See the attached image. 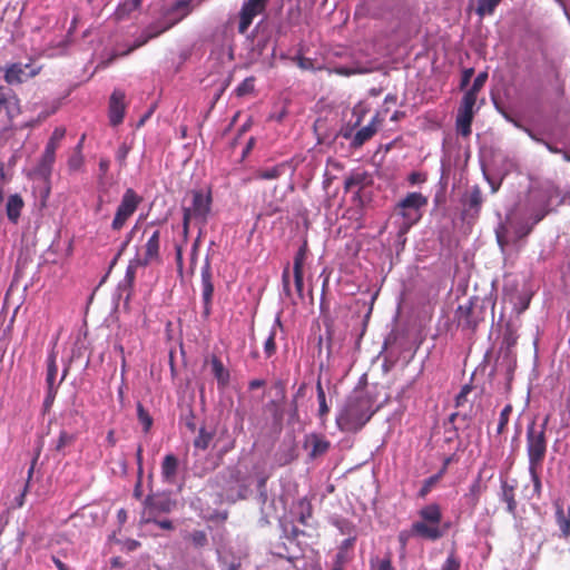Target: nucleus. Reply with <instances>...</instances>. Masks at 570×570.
<instances>
[{
	"label": "nucleus",
	"mask_w": 570,
	"mask_h": 570,
	"mask_svg": "<svg viewBox=\"0 0 570 570\" xmlns=\"http://www.w3.org/2000/svg\"><path fill=\"white\" fill-rule=\"evenodd\" d=\"M375 400L365 390L354 391L346 400L344 407L336 417L341 431L358 432L372 419L376 410Z\"/></svg>",
	"instance_id": "nucleus-1"
},
{
	"label": "nucleus",
	"mask_w": 570,
	"mask_h": 570,
	"mask_svg": "<svg viewBox=\"0 0 570 570\" xmlns=\"http://www.w3.org/2000/svg\"><path fill=\"white\" fill-rule=\"evenodd\" d=\"M420 520L411 525L410 531H401L399 533V542L402 549L406 548L407 541L411 537H419L430 541L441 539L444 531L441 529L442 510L440 504L430 503L419 511Z\"/></svg>",
	"instance_id": "nucleus-2"
},
{
	"label": "nucleus",
	"mask_w": 570,
	"mask_h": 570,
	"mask_svg": "<svg viewBox=\"0 0 570 570\" xmlns=\"http://www.w3.org/2000/svg\"><path fill=\"white\" fill-rule=\"evenodd\" d=\"M549 421L550 415H546L541 424L538 425L533 420L527 426L525 449L528 455V466L543 465L548 451L547 426Z\"/></svg>",
	"instance_id": "nucleus-3"
},
{
	"label": "nucleus",
	"mask_w": 570,
	"mask_h": 570,
	"mask_svg": "<svg viewBox=\"0 0 570 570\" xmlns=\"http://www.w3.org/2000/svg\"><path fill=\"white\" fill-rule=\"evenodd\" d=\"M428 197L421 193H409L395 207L396 215L401 217L399 235L406 234L422 218V209L428 205Z\"/></svg>",
	"instance_id": "nucleus-4"
},
{
	"label": "nucleus",
	"mask_w": 570,
	"mask_h": 570,
	"mask_svg": "<svg viewBox=\"0 0 570 570\" xmlns=\"http://www.w3.org/2000/svg\"><path fill=\"white\" fill-rule=\"evenodd\" d=\"M144 198L132 188H127L116 209L115 217L111 222V229L119 232L126 225L127 220L135 214Z\"/></svg>",
	"instance_id": "nucleus-5"
},
{
	"label": "nucleus",
	"mask_w": 570,
	"mask_h": 570,
	"mask_svg": "<svg viewBox=\"0 0 570 570\" xmlns=\"http://www.w3.org/2000/svg\"><path fill=\"white\" fill-rule=\"evenodd\" d=\"M144 236H148L145 245L142 246V254H137L139 263L142 266H148L154 262L160 261V230H150V226H147L144 230Z\"/></svg>",
	"instance_id": "nucleus-6"
},
{
	"label": "nucleus",
	"mask_w": 570,
	"mask_h": 570,
	"mask_svg": "<svg viewBox=\"0 0 570 570\" xmlns=\"http://www.w3.org/2000/svg\"><path fill=\"white\" fill-rule=\"evenodd\" d=\"M268 2L269 0H247L243 3L238 22V32L240 35L246 33L254 18L266 10Z\"/></svg>",
	"instance_id": "nucleus-7"
},
{
	"label": "nucleus",
	"mask_w": 570,
	"mask_h": 570,
	"mask_svg": "<svg viewBox=\"0 0 570 570\" xmlns=\"http://www.w3.org/2000/svg\"><path fill=\"white\" fill-rule=\"evenodd\" d=\"M41 71V67H32L30 63L13 62L6 67L3 79L8 85H20L29 78H35Z\"/></svg>",
	"instance_id": "nucleus-8"
},
{
	"label": "nucleus",
	"mask_w": 570,
	"mask_h": 570,
	"mask_svg": "<svg viewBox=\"0 0 570 570\" xmlns=\"http://www.w3.org/2000/svg\"><path fill=\"white\" fill-rule=\"evenodd\" d=\"M485 488L481 474H479L470 484L468 492L460 499L461 513L473 515Z\"/></svg>",
	"instance_id": "nucleus-9"
},
{
	"label": "nucleus",
	"mask_w": 570,
	"mask_h": 570,
	"mask_svg": "<svg viewBox=\"0 0 570 570\" xmlns=\"http://www.w3.org/2000/svg\"><path fill=\"white\" fill-rule=\"evenodd\" d=\"M210 194L205 195L202 190L193 191V203L190 207H184L183 213H189L190 217L205 224L210 212Z\"/></svg>",
	"instance_id": "nucleus-10"
},
{
	"label": "nucleus",
	"mask_w": 570,
	"mask_h": 570,
	"mask_svg": "<svg viewBox=\"0 0 570 570\" xmlns=\"http://www.w3.org/2000/svg\"><path fill=\"white\" fill-rule=\"evenodd\" d=\"M212 266L208 258H206L202 267V297L204 302L203 315L208 317L212 312V301L214 295V284L212 281Z\"/></svg>",
	"instance_id": "nucleus-11"
},
{
	"label": "nucleus",
	"mask_w": 570,
	"mask_h": 570,
	"mask_svg": "<svg viewBox=\"0 0 570 570\" xmlns=\"http://www.w3.org/2000/svg\"><path fill=\"white\" fill-rule=\"evenodd\" d=\"M194 10L189 0H176L173 4L165 11L164 20L168 22V27H174L180 21H183L186 17H188Z\"/></svg>",
	"instance_id": "nucleus-12"
},
{
	"label": "nucleus",
	"mask_w": 570,
	"mask_h": 570,
	"mask_svg": "<svg viewBox=\"0 0 570 570\" xmlns=\"http://www.w3.org/2000/svg\"><path fill=\"white\" fill-rule=\"evenodd\" d=\"M126 95L121 90H114L109 99V121L110 125L116 127L120 125L125 117L126 104H125Z\"/></svg>",
	"instance_id": "nucleus-13"
},
{
	"label": "nucleus",
	"mask_w": 570,
	"mask_h": 570,
	"mask_svg": "<svg viewBox=\"0 0 570 570\" xmlns=\"http://www.w3.org/2000/svg\"><path fill=\"white\" fill-rule=\"evenodd\" d=\"M480 314V312H476V306L473 302L460 305L456 309L458 323L463 327L474 331L482 320Z\"/></svg>",
	"instance_id": "nucleus-14"
},
{
	"label": "nucleus",
	"mask_w": 570,
	"mask_h": 570,
	"mask_svg": "<svg viewBox=\"0 0 570 570\" xmlns=\"http://www.w3.org/2000/svg\"><path fill=\"white\" fill-rule=\"evenodd\" d=\"M330 441L323 434L309 433L305 436L304 448L306 450L309 449L308 456L311 459L324 455L330 450Z\"/></svg>",
	"instance_id": "nucleus-15"
},
{
	"label": "nucleus",
	"mask_w": 570,
	"mask_h": 570,
	"mask_svg": "<svg viewBox=\"0 0 570 570\" xmlns=\"http://www.w3.org/2000/svg\"><path fill=\"white\" fill-rule=\"evenodd\" d=\"M483 203V195L481 188L475 185L463 199L464 215L466 217L476 218L480 214Z\"/></svg>",
	"instance_id": "nucleus-16"
},
{
	"label": "nucleus",
	"mask_w": 570,
	"mask_h": 570,
	"mask_svg": "<svg viewBox=\"0 0 570 570\" xmlns=\"http://www.w3.org/2000/svg\"><path fill=\"white\" fill-rule=\"evenodd\" d=\"M209 364L212 366V373L217 381L218 389H226L230 381L229 371L225 367L222 360L216 355L210 356Z\"/></svg>",
	"instance_id": "nucleus-17"
},
{
	"label": "nucleus",
	"mask_w": 570,
	"mask_h": 570,
	"mask_svg": "<svg viewBox=\"0 0 570 570\" xmlns=\"http://www.w3.org/2000/svg\"><path fill=\"white\" fill-rule=\"evenodd\" d=\"M24 207V202L19 194L10 195L6 204V214L12 224H17L21 216V210Z\"/></svg>",
	"instance_id": "nucleus-18"
},
{
	"label": "nucleus",
	"mask_w": 570,
	"mask_h": 570,
	"mask_svg": "<svg viewBox=\"0 0 570 570\" xmlns=\"http://www.w3.org/2000/svg\"><path fill=\"white\" fill-rule=\"evenodd\" d=\"M178 471V459L174 454H167L161 462V476L165 482L173 483Z\"/></svg>",
	"instance_id": "nucleus-19"
},
{
	"label": "nucleus",
	"mask_w": 570,
	"mask_h": 570,
	"mask_svg": "<svg viewBox=\"0 0 570 570\" xmlns=\"http://www.w3.org/2000/svg\"><path fill=\"white\" fill-rule=\"evenodd\" d=\"M55 161H56V155L43 151L39 163L37 164L36 168H35L36 175L39 176L40 178H42L43 180H49L51 173H52V167H53Z\"/></svg>",
	"instance_id": "nucleus-20"
},
{
	"label": "nucleus",
	"mask_w": 570,
	"mask_h": 570,
	"mask_svg": "<svg viewBox=\"0 0 570 570\" xmlns=\"http://www.w3.org/2000/svg\"><path fill=\"white\" fill-rule=\"evenodd\" d=\"M376 131H377L376 118H373L368 125L364 126L363 128H361L360 130L356 131V134L353 138V141H352L353 146L354 147L362 146L367 140H370L375 135Z\"/></svg>",
	"instance_id": "nucleus-21"
},
{
	"label": "nucleus",
	"mask_w": 570,
	"mask_h": 570,
	"mask_svg": "<svg viewBox=\"0 0 570 570\" xmlns=\"http://www.w3.org/2000/svg\"><path fill=\"white\" fill-rule=\"evenodd\" d=\"M501 500L507 503V511L514 515L517 512V500H515V487L513 484H509L508 482H503L501 485Z\"/></svg>",
	"instance_id": "nucleus-22"
},
{
	"label": "nucleus",
	"mask_w": 570,
	"mask_h": 570,
	"mask_svg": "<svg viewBox=\"0 0 570 570\" xmlns=\"http://www.w3.org/2000/svg\"><path fill=\"white\" fill-rule=\"evenodd\" d=\"M556 522L560 530V535L566 539L570 538V505L568 507L567 512H564L562 508L557 509Z\"/></svg>",
	"instance_id": "nucleus-23"
},
{
	"label": "nucleus",
	"mask_w": 570,
	"mask_h": 570,
	"mask_svg": "<svg viewBox=\"0 0 570 570\" xmlns=\"http://www.w3.org/2000/svg\"><path fill=\"white\" fill-rule=\"evenodd\" d=\"M77 440L76 433H70L66 430H61L57 442L55 444V451L59 454L66 455V449L73 445Z\"/></svg>",
	"instance_id": "nucleus-24"
},
{
	"label": "nucleus",
	"mask_w": 570,
	"mask_h": 570,
	"mask_svg": "<svg viewBox=\"0 0 570 570\" xmlns=\"http://www.w3.org/2000/svg\"><path fill=\"white\" fill-rule=\"evenodd\" d=\"M56 357H57L56 353L51 352L47 358V375H46L47 387H55V381H56L57 373H58Z\"/></svg>",
	"instance_id": "nucleus-25"
},
{
	"label": "nucleus",
	"mask_w": 570,
	"mask_h": 570,
	"mask_svg": "<svg viewBox=\"0 0 570 570\" xmlns=\"http://www.w3.org/2000/svg\"><path fill=\"white\" fill-rule=\"evenodd\" d=\"M365 180H366V175L363 174V173H354L352 175H350L345 181H344V190L346 193L348 191H352L353 188L357 187V191H360L364 185H365Z\"/></svg>",
	"instance_id": "nucleus-26"
},
{
	"label": "nucleus",
	"mask_w": 570,
	"mask_h": 570,
	"mask_svg": "<svg viewBox=\"0 0 570 570\" xmlns=\"http://www.w3.org/2000/svg\"><path fill=\"white\" fill-rule=\"evenodd\" d=\"M154 39V35H146V33H141L139 38H137L135 40V42L124 52L121 53H115L112 55L109 60H108V63L112 62L117 57H125L129 53H131L132 51H135L136 49L145 46L149 40Z\"/></svg>",
	"instance_id": "nucleus-27"
},
{
	"label": "nucleus",
	"mask_w": 570,
	"mask_h": 570,
	"mask_svg": "<svg viewBox=\"0 0 570 570\" xmlns=\"http://www.w3.org/2000/svg\"><path fill=\"white\" fill-rule=\"evenodd\" d=\"M214 431H207L204 426H202L198 431V435L194 440V446L199 450H206L214 439Z\"/></svg>",
	"instance_id": "nucleus-28"
},
{
	"label": "nucleus",
	"mask_w": 570,
	"mask_h": 570,
	"mask_svg": "<svg viewBox=\"0 0 570 570\" xmlns=\"http://www.w3.org/2000/svg\"><path fill=\"white\" fill-rule=\"evenodd\" d=\"M284 171H285V165L281 164V165L273 166L271 168L258 170L256 173V178L263 179V180L277 179L281 175L284 174Z\"/></svg>",
	"instance_id": "nucleus-29"
},
{
	"label": "nucleus",
	"mask_w": 570,
	"mask_h": 570,
	"mask_svg": "<svg viewBox=\"0 0 570 570\" xmlns=\"http://www.w3.org/2000/svg\"><path fill=\"white\" fill-rule=\"evenodd\" d=\"M473 116H466L462 114H458L455 127L458 134L463 137H468L471 135V125H472Z\"/></svg>",
	"instance_id": "nucleus-30"
},
{
	"label": "nucleus",
	"mask_w": 570,
	"mask_h": 570,
	"mask_svg": "<svg viewBox=\"0 0 570 570\" xmlns=\"http://www.w3.org/2000/svg\"><path fill=\"white\" fill-rule=\"evenodd\" d=\"M541 469L542 466H528V471L533 484L532 495L537 499H540L542 493V483L540 478Z\"/></svg>",
	"instance_id": "nucleus-31"
},
{
	"label": "nucleus",
	"mask_w": 570,
	"mask_h": 570,
	"mask_svg": "<svg viewBox=\"0 0 570 570\" xmlns=\"http://www.w3.org/2000/svg\"><path fill=\"white\" fill-rule=\"evenodd\" d=\"M316 393H317V401H318V416L321 420H325L326 415L330 412V407L326 403V395L325 391L322 386L321 381H317L316 383Z\"/></svg>",
	"instance_id": "nucleus-32"
},
{
	"label": "nucleus",
	"mask_w": 570,
	"mask_h": 570,
	"mask_svg": "<svg viewBox=\"0 0 570 570\" xmlns=\"http://www.w3.org/2000/svg\"><path fill=\"white\" fill-rule=\"evenodd\" d=\"M137 417L142 425L144 432L148 433L154 424V420L140 402L137 403Z\"/></svg>",
	"instance_id": "nucleus-33"
},
{
	"label": "nucleus",
	"mask_w": 570,
	"mask_h": 570,
	"mask_svg": "<svg viewBox=\"0 0 570 570\" xmlns=\"http://www.w3.org/2000/svg\"><path fill=\"white\" fill-rule=\"evenodd\" d=\"M188 540L195 549H203L208 544V537L204 530H194L188 534Z\"/></svg>",
	"instance_id": "nucleus-34"
},
{
	"label": "nucleus",
	"mask_w": 570,
	"mask_h": 570,
	"mask_svg": "<svg viewBox=\"0 0 570 570\" xmlns=\"http://www.w3.org/2000/svg\"><path fill=\"white\" fill-rule=\"evenodd\" d=\"M444 470H445V468L443 470H441L439 473H436L434 475H431L430 478L424 480L423 485H422V488L419 491V497L420 498H425L431 492V490L441 480Z\"/></svg>",
	"instance_id": "nucleus-35"
},
{
	"label": "nucleus",
	"mask_w": 570,
	"mask_h": 570,
	"mask_svg": "<svg viewBox=\"0 0 570 570\" xmlns=\"http://www.w3.org/2000/svg\"><path fill=\"white\" fill-rule=\"evenodd\" d=\"M500 2L501 0H478L476 13L481 17L490 16Z\"/></svg>",
	"instance_id": "nucleus-36"
},
{
	"label": "nucleus",
	"mask_w": 570,
	"mask_h": 570,
	"mask_svg": "<svg viewBox=\"0 0 570 570\" xmlns=\"http://www.w3.org/2000/svg\"><path fill=\"white\" fill-rule=\"evenodd\" d=\"M512 411H513V407L511 404H507L503 407V410L501 411L500 416H499L497 434L501 435L505 432Z\"/></svg>",
	"instance_id": "nucleus-37"
},
{
	"label": "nucleus",
	"mask_w": 570,
	"mask_h": 570,
	"mask_svg": "<svg viewBox=\"0 0 570 570\" xmlns=\"http://www.w3.org/2000/svg\"><path fill=\"white\" fill-rule=\"evenodd\" d=\"M144 504L146 508L155 509L161 512H169L171 509V503L169 500L155 501L151 495H147Z\"/></svg>",
	"instance_id": "nucleus-38"
},
{
	"label": "nucleus",
	"mask_w": 570,
	"mask_h": 570,
	"mask_svg": "<svg viewBox=\"0 0 570 570\" xmlns=\"http://www.w3.org/2000/svg\"><path fill=\"white\" fill-rule=\"evenodd\" d=\"M487 79H488V73L487 72L479 73L475 77V79L473 80V83H472L471 88L464 94V96H470L474 100H476L478 92L484 86Z\"/></svg>",
	"instance_id": "nucleus-39"
},
{
	"label": "nucleus",
	"mask_w": 570,
	"mask_h": 570,
	"mask_svg": "<svg viewBox=\"0 0 570 570\" xmlns=\"http://www.w3.org/2000/svg\"><path fill=\"white\" fill-rule=\"evenodd\" d=\"M254 77H247L245 78L235 89V92L238 97H243L246 95H249L254 91Z\"/></svg>",
	"instance_id": "nucleus-40"
},
{
	"label": "nucleus",
	"mask_w": 570,
	"mask_h": 570,
	"mask_svg": "<svg viewBox=\"0 0 570 570\" xmlns=\"http://www.w3.org/2000/svg\"><path fill=\"white\" fill-rule=\"evenodd\" d=\"M307 245L306 243L299 247L294 257L293 272H303L304 263L306 259Z\"/></svg>",
	"instance_id": "nucleus-41"
},
{
	"label": "nucleus",
	"mask_w": 570,
	"mask_h": 570,
	"mask_svg": "<svg viewBox=\"0 0 570 570\" xmlns=\"http://www.w3.org/2000/svg\"><path fill=\"white\" fill-rule=\"evenodd\" d=\"M138 266H142L139 263L138 258L130 261L127 266L126 274H125V282L127 283V285L129 287H132L134 283H135L136 271H137Z\"/></svg>",
	"instance_id": "nucleus-42"
},
{
	"label": "nucleus",
	"mask_w": 570,
	"mask_h": 570,
	"mask_svg": "<svg viewBox=\"0 0 570 570\" xmlns=\"http://www.w3.org/2000/svg\"><path fill=\"white\" fill-rule=\"evenodd\" d=\"M169 29H171V27H168V22L164 20V22L149 24L142 32L146 35H154V38H156Z\"/></svg>",
	"instance_id": "nucleus-43"
},
{
	"label": "nucleus",
	"mask_w": 570,
	"mask_h": 570,
	"mask_svg": "<svg viewBox=\"0 0 570 570\" xmlns=\"http://www.w3.org/2000/svg\"><path fill=\"white\" fill-rule=\"evenodd\" d=\"M275 336H276V332L273 328L269 332V335L264 343V353H265L266 358L272 357L276 353L277 347H276Z\"/></svg>",
	"instance_id": "nucleus-44"
},
{
	"label": "nucleus",
	"mask_w": 570,
	"mask_h": 570,
	"mask_svg": "<svg viewBox=\"0 0 570 570\" xmlns=\"http://www.w3.org/2000/svg\"><path fill=\"white\" fill-rule=\"evenodd\" d=\"M83 166V156L79 150H75V153L68 159V168L70 171H78Z\"/></svg>",
	"instance_id": "nucleus-45"
},
{
	"label": "nucleus",
	"mask_w": 570,
	"mask_h": 570,
	"mask_svg": "<svg viewBox=\"0 0 570 570\" xmlns=\"http://www.w3.org/2000/svg\"><path fill=\"white\" fill-rule=\"evenodd\" d=\"M475 102L476 100H474L472 97L463 96L458 114L473 116V108L475 106Z\"/></svg>",
	"instance_id": "nucleus-46"
},
{
	"label": "nucleus",
	"mask_w": 570,
	"mask_h": 570,
	"mask_svg": "<svg viewBox=\"0 0 570 570\" xmlns=\"http://www.w3.org/2000/svg\"><path fill=\"white\" fill-rule=\"evenodd\" d=\"M461 563L459 558L455 556V553H450L442 564L441 570H460Z\"/></svg>",
	"instance_id": "nucleus-47"
},
{
	"label": "nucleus",
	"mask_w": 570,
	"mask_h": 570,
	"mask_svg": "<svg viewBox=\"0 0 570 570\" xmlns=\"http://www.w3.org/2000/svg\"><path fill=\"white\" fill-rule=\"evenodd\" d=\"M149 522H154L155 524H157L159 528H161L164 530H169V531L174 530V524L169 519L156 520V519H150V518L145 519L142 517L140 520V523H149Z\"/></svg>",
	"instance_id": "nucleus-48"
},
{
	"label": "nucleus",
	"mask_w": 570,
	"mask_h": 570,
	"mask_svg": "<svg viewBox=\"0 0 570 570\" xmlns=\"http://www.w3.org/2000/svg\"><path fill=\"white\" fill-rule=\"evenodd\" d=\"M471 390L472 387L469 384L462 386L460 393L455 397V406H462L466 402V397Z\"/></svg>",
	"instance_id": "nucleus-49"
},
{
	"label": "nucleus",
	"mask_w": 570,
	"mask_h": 570,
	"mask_svg": "<svg viewBox=\"0 0 570 570\" xmlns=\"http://www.w3.org/2000/svg\"><path fill=\"white\" fill-rule=\"evenodd\" d=\"M303 277H304L303 272H294L295 288H296L299 297H303V285H304Z\"/></svg>",
	"instance_id": "nucleus-50"
},
{
	"label": "nucleus",
	"mask_w": 570,
	"mask_h": 570,
	"mask_svg": "<svg viewBox=\"0 0 570 570\" xmlns=\"http://www.w3.org/2000/svg\"><path fill=\"white\" fill-rule=\"evenodd\" d=\"M297 66L303 70H308L314 68V62L311 58L297 57L296 58Z\"/></svg>",
	"instance_id": "nucleus-51"
},
{
	"label": "nucleus",
	"mask_w": 570,
	"mask_h": 570,
	"mask_svg": "<svg viewBox=\"0 0 570 570\" xmlns=\"http://www.w3.org/2000/svg\"><path fill=\"white\" fill-rule=\"evenodd\" d=\"M139 547H140V542L135 540V539H126L122 542V549L128 551V552L135 551Z\"/></svg>",
	"instance_id": "nucleus-52"
},
{
	"label": "nucleus",
	"mask_w": 570,
	"mask_h": 570,
	"mask_svg": "<svg viewBox=\"0 0 570 570\" xmlns=\"http://www.w3.org/2000/svg\"><path fill=\"white\" fill-rule=\"evenodd\" d=\"M407 180L412 184V185H415V184H421V183H424L426 180V177L425 175L419 173V171H413L409 175V178Z\"/></svg>",
	"instance_id": "nucleus-53"
},
{
	"label": "nucleus",
	"mask_w": 570,
	"mask_h": 570,
	"mask_svg": "<svg viewBox=\"0 0 570 570\" xmlns=\"http://www.w3.org/2000/svg\"><path fill=\"white\" fill-rule=\"evenodd\" d=\"M282 282H283L284 292L286 293L287 296H289L291 295V287H289V271H288V267H286L283 271Z\"/></svg>",
	"instance_id": "nucleus-54"
},
{
	"label": "nucleus",
	"mask_w": 570,
	"mask_h": 570,
	"mask_svg": "<svg viewBox=\"0 0 570 570\" xmlns=\"http://www.w3.org/2000/svg\"><path fill=\"white\" fill-rule=\"evenodd\" d=\"M136 461H137V470H138V476H141L142 475V472H144V468H142V445L139 444L137 446V451H136Z\"/></svg>",
	"instance_id": "nucleus-55"
},
{
	"label": "nucleus",
	"mask_w": 570,
	"mask_h": 570,
	"mask_svg": "<svg viewBox=\"0 0 570 570\" xmlns=\"http://www.w3.org/2000/svg\"><path fill=\"white\" fill-rule=\"evenodd\" d=\"M65 135H66V129L63 127H57L52 131V134H51L49 139L58 141V142H61V140L63 139Z\"/></svg>",
	"instance_id": "nucleus-56"
},
{
	"label": "nucleus",
	"mask_w": 570,
	"mask_h": 570,
	"mask_svg": "<svg viewBox=\"0 0 570 570\" xmlns=\"http://www.w3.org/2000/svg\"><path fill=\"white\" fill-rule=\"evenodd\" d=\"M38 459H39V453H37L36 456L32 459L31 464H30V466L28 469L27 481H26V483H28V488L30 487V481H31L32 475L35 473V468H36V464L38 462Z\"/></svg>",
	"instance_id": "nucleus-57"
},
{
	"label": "nucleus",
	"mask_w": 570,
	"mask_h": 570,
	"mask_svg": "<svg viewBox=\"0 0 570 570\" xmlns=\"http://www.w3.org/2000/svg\"><path fill=\"white\" fill-rule=\"evenodd\" d=\"M56 394H57V389L56 387H48L47 396L45 399V406L46 407H49L52 404V402H53V400L56 397Z\"/></svg>",
	"instance_id": "nucleus-58"
},
{
	"label": "nucleus",
	"mask_w": 570,
	"mask_h": 570,
	"mask_svg": "<svg viewBox=\"0 0 570 570\" xmlns=\"http://www.w3.org/2000/svg\"><path fill=\"white\" fill-rule=\"evenodd\" d=\"M183 233H184V236L187 237L188 235V232H189V224L191 222V219H194L193 217H190L189 213H183Z\"/></svg>",
	"instance_id": "nucleus-59"
},
{
	"label": "nucleus",
	"mask_w": 570,
	"mask_h": 570,
	"mask_svg": "<svg viewBox=\"0 0 570 570\" xmlns=\"http://www.w3.org/2000/svg\"><path fill=\"white\" fill-rule=\"evenodd\" d=\"M473 73H474V70L472 68L465 69L463 71V75H462V78H461V87H465L470 82Z\"/></svg>",
	"instance_id": "nucleus-60"
},
{
	"label": "nucleus",
	"mask_w": 570,
	"mask_h": 570,
	"mask_svg": "<svg viewBox=\"0 0 570 570\" xmlns=\"http://www.w3.org/2000/svg\"><path fill=\"white\" fill-rule=\"evenodd\" d=\"M59 146H60V142L49 139L43 151L56 155V151L59 148Z\"/></svg>",
	"instance_id": "nucleus-61"
},
{
	"label": "nucleus",
	"mask_w": 570,
	"mask_h": 570,
	"mask_svg": "<svg viewBox=\"0 0 570 570\" xmlns=\"http://www.w3.org/2000/svg\"><path fill=\"white\" fill-rule=\"evenodd\" d=\"M532 228H533L532 225H524V226L519 227L517 230L518 237L522 238V237L528 236L531 233Z\"/></svg>",
	"instance_id": "nucleus-62"
},
{
	"label": "nucleus",
	"mask_w": 570,
	"mask_h": 570,
	"mask_svg": "<svg viewBox=\"0 0 570 570\" xmlns=\"http://www.w3.org/2000/svg\"><path fill=\"white\" fill-rule=\"evenodd\" d=\"M127 154H128V148L124 145L121 146L118 151H117V155H116V158L117 160L120 161V164H124L125 163V159L127 157Z\"/></svg>",
	"instance_id": "nucleus-63"
},
{
	"label": "nucleus",
	"mask_w": 570,
	"mask_h": 570,
	"mask_svg": "<svg viewBox=\"0 0 570 570\" xmlns=\"http://www.w3.org/2000/svg\"><path fill=\"white\" fill-rule=\"evenodd\" d=\"M377 570H393L391 560L390 559H383L380 562Z\"/></svg>",
	"instance_id": "nucleus-64"
}]
</instances>
